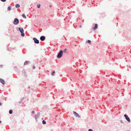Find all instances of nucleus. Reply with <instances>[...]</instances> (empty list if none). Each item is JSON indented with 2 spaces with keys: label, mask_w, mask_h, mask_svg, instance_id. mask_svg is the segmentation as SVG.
I'll return each instance as SVG.
<instances>
[{
  "label": "nucleus",
  "mask_w": 131,
  "mask_h": 131,
  "mask_svg": "<svg viewBox=\"0 0 131 131\" xmlns=\"http://www.w3.org/2000/svg\"><path fill=\"white\" fill-rule=\"evenodd\" d=\"M22 16L24 18H26V17L24 14H23L22 15Z\"/></svg>",
  "instance_id": "nucleus-16"
},
{
  "label": "nucleus",
  "mask_w": 131,
  "mask_h": 131,
  "mask_svg": "<svg viewBox=\"0 0 131 131\" xmlns=\"http://www.w3.org/2000/svg\"><path fill=\"white\" fill-rule=\"evenodd\" d=\"M49 6L50 7H52V6L51 5H50Z\"/></svg>",
  "instance_id": "nucleus-29"
},
{
  "label": "nucleus",
  "mask_w": 131,
  "mask_h": 131,
  "mask_svg": "<svg viewBox=\"0 0 131 131\" xmlns=\"http://www.w3.org/2000/svg\"><path fill=\"white\" fill-rule=\"evenodd\" d=\"M67 50V49H65L63 51V52H65Z\"/></svg>",
  "instance_id": "nucleus-21"
},
{
  "label": "nucleus",
  "mask_w": 131,
  "mask_h": 131,
  "mask_svg": "<svg viewBox=\"0 0 131 131\" xmlns=\"http://www.w3.org/2000/svg\"><path fill=\"white\" fill-rule=\"evenodd\" d=\"M33 40H34V42L35 43L38 44L39 43V40H38L36 38H33Z\"/></svg>",
  "instance_id": "nucleus-4"
},
{
  "label": "nucleus",
  "mask_w": 131,
  "mask_h": 131,
  "mask_svg": "<svg viewBox=\"0 0 131 131\" xmlns=\"http://www.w3.org/2000/svg\"><path fill=\"white\" fill-rule=\"evenodd\" d=\"M14 68H15V69H16L17 68H16V67H14Z\"/></svg>",
  "instance_id": "nucleus-32"
},
{
  "label": "nucleus",
  "mask_w": 131,
  "mask_h": 131,
  "mask_svg": "<svg viewBox=\"0 0 131 131\" xmlns=\"http://www.w3.org/2000/svg\"><path fill=\"white\" fill-rule=\"evenodd\" d=\"M0 80L1 82L4 85L5 84L4 80L2 79H0Z\"/></svg>",
  "instance_id": "nucleus-9"
},
{
  "label": "nucleus",
  "mask_w": 131,
  "mask_h": 131,
  "mask_svg": "<svg viewBox=\"0 0 131 131\" xmlns=\"http://www.w3.org/2000/svg\"><path fill=\"white\" fill-rule=\"evenodd\" d=\"M42 123L43 124H45L46 123V122L44 120L42 121Z\"/></svg>",
  "instance_id": "nucleus-15"
},
{
  "label": "nucleus",
  "mask_w": 131,
  "mask_h": 131,
  "mask_svg": "<svg viewBox=\"0 0 131 131\" xmlns=\"http://www.w3.org/2000/svg\"><path fill=\"white\" fill-rule=\"evenodd\" d=\"M24 104V103H23V104Z\"/></svg>",
  "instance_id": "nucleus-35"
},
{
  "label": "nucleus",
  "mask_w": 131,
  "mask_h": 131,
  "mask_svg": "<svg viewBox=\"0 0 131 131\" xmlns=\"http://www.w3.org/2000/svg\"><path fill=\"white\" fill-rule=\"evenodd\" d=\"M28 62H29L28 61H26L25 62L24 64V65H26L28 63Z\"/></svg>",
  "instance_id": "nucleus-13"
},
{
  "label": "nucleus",
  "mask_w": 131,
  "mask_h": 131,
  "mask_svg": "<svg viewBox=\"0 0 131 131\" xmlns=\"http://www.w3.org/2000/svg\"><path fill=\"white\" fill-rule=\"evenodd\" d=\"M124 116L125 117V118H126V117H128V116L126 114H124Z\"/></svg>",
  "instance_id": "nucleus-20"
},
{
  "label": "nucleus",
  "mask_w": 131,
  "mask_h": 131,
  "mask_svg": "<svg viewBox=\"0 0 131 131\" xmlns=\"http://www.w3.org/2000/svg\"><path fill=\"white\" fill-rule=\"evenodd\" d=\"M24 97H23L20 100V101H19V103H21L23 102V100H24Z\"/></svg>",
  "instance_id": "nucleus-12"
},
{
  "label": "nucleus",
  "mask_w": 131,
  "mask_h": 131,
  "mask_svg": "<svg viewBox=\"0 0 131 131\" xmlns=\"http://www.w3.org/2000/svg\"><path fill=\"white\" fill-rule=\"evenodd\" d=\"M126 119L128 122L130 123V120L129 118L128 117H126Z\"/></svg>",
  "instance_id": "nucleus-10"
},
{
  "label": "nucleus",
  "mask_w": 131,
  "mask_h": 131,
  "mask_svg": "<svg viewBox=\"0 0 131 131\" xmlns=\"http://www.w3.org/2000/svg\"><path fill=\"white\" fill-rule=\"evenodd\" d=\"M33 68V69H35V67L34 66H33V68Z\"/></svg>",
  "instance_id": "nucleus-27"
},
{
  "label": "nucleus",
  "mask_w": 131,
  "mask_h": 131,
  "mask_svg": "<svg viewBox=\"0 0 131 131\" xmlns=\"http://www.w3.org/2000/svg\"><path fill=\"white\" fill-rule=\"evenodd\" d=\"M0 0L3 2H5L6 1V0Z\"/></svg>",
  "instance_id": "nucleus-24"
},
{
  "label": "nucleus",
  "mask_w": 131,
  "mask_h": 131,
  "mask_svg": "<svg viewBox=\"0 0 131 131\" xmlns=\"http://www.w3.org/2000/svg\"><path fill=\"white\" fill-rule=\"evenodd\" d=\"M35 112L34 111H32V112H31V113H32V114H34L35 113Z\"/></svg>",
  "instance_id": "nucleus-26"
},
{
  "label": "nucleus",
  "mask_w": 131,
  "mask_h": 131,
  "mask_svg": "<svg viewBox=\"0 0 131 131\" xmlns=\"http://www.w3.org/2000/svg\"><path fill=\"white\" fill-rule=\"evenodd\" d=\"M7 9L8 10V7H7Z\"/></svg>",
  "instance_id": "nucleus-34"
},
{
  "label": "nucleus",
  "mask_w": 131,
  "mask_h": 131,
  "mask_svg": "<svg viewBox=\"0 0 131 131\" xmlns=\"http://www.w3.org/2000/svg\"><path fill=\"white\" fill-rule=\"evenodd\" d=\"M15 7L16 8H18L20 7V5L19 4H17L15 5Z\"/></svg>",
  "instance_id": "nucleus-11"
},
{
  "label": "nucleus",
  "mask_w": 131,
  "mask_h": 131,
  "mask_svg": "<svg viewBox=\"0 0 131 131\" xmlns=\"http://www.w3.org/2000/svg\"><path fill=\"white\" fill-rule=\"evenodd\" d=\"M81 25H80V26H79V27L80 28H81Z\"/></svg>",
  "instance_id": "nucleus-30"
},
{
  "label": "nucleus",
  "mask_w": 131,
  "mask_h": 131,
  "mask_svg": "<svg viewBox=\"0 0 131 131\" xmlns=\"http://www.w3.org/2000/svg\"><path fill=\"white\" fill-rule=\"evenodd\" d=\"M73 114L76 117H78L79 118H80V115L75 112V111H73Z\"/></svg>",
  "instance_id": "nucleus-5"
},
{
  "label": "nucleus",
  "mask_w": 131,
  "mask_h": 131,
  "mask_svg": "<svg viewBox=\"0 0 131 131\" xmlns=\"http://www.w3.org/2000/svg\"><path fill=\"white\" fill-rule=\"evenodd\" d=\"M40 113L39 112H38L37 113V114L35 116V118L36 120L40 116Z\"/></svg>",
  "instance_id": "nucleus-6"
},
{
  "label": "nucleus",
  "mask_w": 131,
  "mask_h": 131,
  "mask_svg": "<svg viewBox=\"0 0 131 131\" xmlns=\"http://www.w3.org/2000/svg\"><path fill=\"white\" fill-rule=\"evenodd\" d=\"M2 103L0 102V106L1 105H2Z\"/></svg>",
  "instance_id": "nucleus-31"
},
{
  "label": "nucleus",
  "mask_w": 131,
  "mask_h": 131,
  "mask_svg": "<svg viewBox=\"0 0 131 131\" xmlns=\"http://www.w3.org/2000/svg\"><path fill=\"white\" fill-rule=\"evenodd\" d=\"M63 54V51L62 50H60L58 53L57 55V57L58 58H60L62 56Z\"/></svg>",
  "instance_id": "nucleus-2"
},
{
  "label": "nucleus",
  "mask_w": 131,
  "mask_h": 131,
  "mask_svg": "<svg viewBox=\"0 0 131 131\" xmlns=\"http://www.w3.org/2000/svg\"><path fill=\"white\" fill-rule=\"evenodd\" d=\"M1 123V121H0V123Z\"/></svg>",
  "instance_id": "nucleus-33"
},
{
  "label": "nucleus",
  "mask_w": 131,
  "mask_h": 131,
  "mask_svg": "<svg viewBox=\"0 0 131 131\" xmlns=\"http://www.w3.org/2000/svg\"><path fill=\"white\" fill-rule=\"evenodd\" d=\"M19 19L17 18H15L14 19L13 23L15 25H17L19 24Z\"/></svg>",
  "instance_id": "nucleus-3"
},
{
  "label": "nucleus",
  "mask_w": 131,
  "mask_h": 131,
  "mask_svg": "<svg viewBox=\"0 0 131 131\" xmlns=\"http://www.w3.org/2000/svg\"><path fill=\"white\" fill-rule=\"evenodd\" d=\"M37 8H39L40 7V4H38L37 5Z\"/></svg>",
  "instance_id": "nucleus-19"
},
{
  "label": "nucleus",
  "mask_w": 131,
  "mask_h": 131,
  "mask_svg": "<svg viewBox=\"0 0 131 131\" xmlns=\"http://www.w3.org/2000/svg\"><path fill=\"white\" fill-rule=\"evenodd\" d=\"M18 29L19 31L21 32V36L23 37L25 36V34L24 33V30L21 27H17V30Z\"/></svg>",
  "instance_id": "nucleus-1"
},
{
  "label": "nucleus",
  "mask_w": 131,
  "mask_h": 131,
  "mask_svg": "<svg viewBox=\"0 0 131 131\" xmlns=\"http://www.w3.org/2000/svg\"><path fill=\"white\" fill-rule=\"evenodd\" d=\"M2 66H3L2 65H0V68L2 67Z\"/></svg>",
  "instance_id": "nucleus-28"
},
{
  "label": "nucleus",
  "mask_w": 131,
  "mask_h": 131,
  "mask_svg": "<svg viewBox=\"0 0 131 131\" xmlns=\"http://www.w3.org/2000/svg\"><path fill=\"white\" fill-rule=\"evenodd\" d=\"M120 122L121 123H123V121L122 120H121L120 121Z\"/></svg>",
  "instance_id": "nucleus-25"
},
{
  "label": "nucleus",
  "mask_w": 131,
  "mask_h": 131,
  "mask_svg": "<svg viewBox=\"0 0 131 131\" xmlns=\"http://www.w3.org/2000/svg\"><path fill=\"white\" fill-rule=\"evenodd\" d=\"M88 131H93V130L92 129H90L88 130Z\"/></svg>",
  "instance_id": "nucleus-23"
},
{
  "label": "nucleus",
  "mask_w": 131,
  "mask_h": 131,
  "mask_svg": "<svg viewBox=\"0 0 131 131\" xmlns=\"http://www.w3.org/2000/svg\"><path fill=\"white\" fill-rule=\"evenodd\" d=\"M86 42L90 44L91 43V41L90 40H88L86 41Z\"/></svg>",
  "instance_id": "nucleus-17"
},
{
  "label": "nucleus",
  "mask_w": 131,
  "mask_h": 131,
  "mask_svg": "<svg viewBox=\"0 0 131 131\" xmlns=\"http://www.w3.org/2000/svg\"><path fill=\"white\" fill-rule=\"evenodd\" d=\"M98 27V25L97 24H95L94 27L93 28V29L94 30H95Z\"/></svg>",
  "instance_id": "nucleus-8"
},
{
  "label": "nucleus",
  "mask_w": 131,
  "mask_h": 131,
  "mask_svg": "<svg viewBox=\"0 0 131 131\" xmlns=\"http://www.w3.org/2000/svg\"><path fill=\"white\" fill-rule=\"evenodd\" d=\"M55 71H53L52 73H51V75L52 76H54V74L55 73Z\"/></svg>",
  "instance_id": "nucleus-18"
},
{
  "label": "nucleus",
  "mask_w": 131,
  "mask_h": 131,
  "mask_svg": "<svg viewBox=\"0 0 131 131\" xmlns=\"http://www.w3.org/2000/svg\"><path fill=\"white\" fill-rule=\"evenodd\" d=\"M11 9V7L10 6H9V10H10Z\"/></svg>",
  "instance_id": "nucleus-22"
},
{
  "label": "nucleus",
  "mask_w": 131,
  "mask_h": 131,
  "mask_svg": "<svg viewBox=\"0 0 131 131\" xmlns=\"http://www.w3.org/2000/svg\"><path fill=\"white\" fill-rule=\"evenodd\" d=\"M9 112V113L10 114H12V113H13V111L12 110H10Z\"/></svg>",
  "instance_id": "nucleus-14"
},
{
  "label": "nucleus",
  "mask_w": 131,
  "mask_h": 131,
  "mask_svg": "<svg viewBox=\"0 0 131 131\" xmlns=\"http://www.w3.org/2000/svg\"><path fill=\"white\" fill-rule=\"evenodd\" d=\"M40 39L41 41H43L45 39V37L44 36H42L40 37Z\"/></svg>",
  "instance_id": "nucleus-7"
}]
</instances>
